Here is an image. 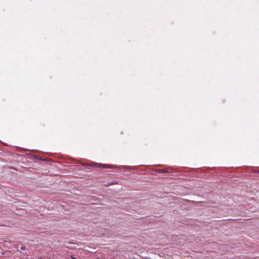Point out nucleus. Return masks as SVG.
<instances>
[{
	"instance_id": "nucleus-1",
	"label": "nucleus",
	"mask_w": 259,
	"mask_h": 259,
	"mask_svg": "<svg viewBox=\"0 0 259 259\" xmlns=\"http://www.w3.org/2000/svg\"><path fill=\"white\" fill-rule=\"evenodd\" d=\"M89 165L92 166H95V167H101V168H113V167H116V168L117 167H116L114 165H108V164H101V163H96V162H93V163L90 164Z\"/></svg>"
},
{
	"instance_id": "nucleus-2",
	"label": "nucleus",
	"mask_w": 259,
	"mask_h": 259,
	"mask_svg": "<svg viewBox=\"0 0 259 259\" xmlns=\"http://www.w3.org/2000/svg\"><path fill=\"white\" fill-rule=\"evenodd\" d=\"M71 258L72 259H77L76 257H74V256H71Z\"/></svg>"
},
{
	"instance_id": "nucleus-3",
	"label": "nucleus",
	"mask_w": 259,
	"mask_h": 259,
	"mask_svg": "<svg viewBox=\"0 0 259 259\" xmlns=\"http://www.w3.org/2000/svg\"><path fill=\"white\" fill-rule=\"evenodd\" d=\"M24 249V247H21V249Z\"/></svg>"
}]
</instances>
